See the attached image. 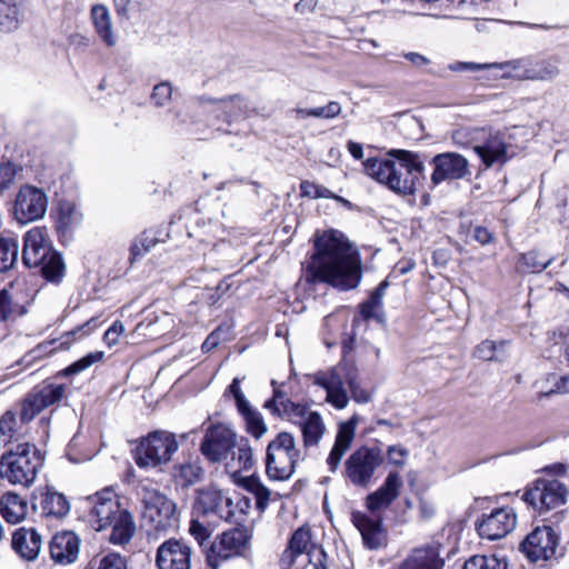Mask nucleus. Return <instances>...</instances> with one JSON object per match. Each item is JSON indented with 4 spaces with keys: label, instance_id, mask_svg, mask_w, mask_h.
Instances as JSON below:
<instances>
[{
    "label": "nucleus",
    "instance_id": "f257e3e1",
    "mask_svg": "<svg viewBox=\"0 0 569 569\" xmlns=\"http://www.w3.org/2000/svg\"><path fill=\"white\" fill-rule=\"evenodd\" d=\"M315 252L305 268L307 283H328L341 291L358 287L362 276L359 254L337 231H325L315 239Z\"/></svg>",
    "mask_w": 569,
    "mask_h": 569
},
{
    "label": "nucleus",
    "instance_id": "f03ea898",
    "mask_svg": "<svg viewBox=\"0 0 569 569\" xmlns=\"http://www.w3.org/2000/svg\"><path fill=\"white\" fill-rule=\"evenodd\" d=\"M366 173L395 193L412 196L425 179V163L416 152L392 149L387 157L363 161Z\"/></svg>",
    "mask_w": 569,
    "mask_h": 569
},
{
    "label": "nucleus",
    "instance_id": "7ed1b4c3",
    "mask_svg": "<svg viewBox=\"0 0 569 569\" xmlns=\"http://www.w3.org/2000/svg\"><path fill=\"white\" fill-rule=\"evenodd\" d=\"M22 261L28 268H39L50 281H59L64 273V263L59 252L52 249L44 228L34 227L23 237Z\"/></svg>",
    "mask_w": 569,
    "mask_h": 569
},
{
    "label": "nucleus",
    "instance_id": "20e7f679",
    "mask_svg": "<svg viewBox=\"0 0 569 569\" xmlns=\"http://www.w3.org/2000/svg\"><path fill=\"white\" fill-rule=\"evenodd\" d=\"M42 466V456L34 445L18 443L0 458V478L11 485L29 487Z\"/></svg>",
    "mask_w": 569,
    "mask_h": 569
},
{
    "label": "nucleus",
    "instance_id": "39448f33",
    "mask_svg": "<svg viewBox=\"0 0 569 569\" xmlns=\"http://www.w3.org/2000/svg\"><path fill=\"white\" fill-rule=\"evenodd\" d=\"M142 503V519L149 531L169 533L180 525L177 503L156 488L143 486L139 492Z\"/></svg>",
    "mask_w": 569,
    "mask_h": 569
},
{
    "label": "nucleus",
    "instance_id": "423d86ee",
    "mask_svg": "<svg viewBox=\"0 0 569 569\" xmlns=\"http://www.w3.org/2000/svg\"><path fill=\"white\" fill-rule=\"evenodd\" d=\"M383 461L381 449L362 446L347 458L342 476L349 485L368 489L376 481V472Z\"/></svg>",
    "mask_w": 569,
    "mask_h": 569
},
{
    "label": "nucleus",
    "instance_id": "0eeeda50",
    "mask_svg": "<svg viewBox=\"0 0 569 569\" xmlns=\"http://www.w3.org/2000/svg\"><path fill=\"white\" fill-rule=\"evenodd\" d=\"M178 448L174 433L157 430L140 440L133 459L139 468H158L169 463Z\"/></svg>",
    "mask_w": 569,
    "mask_h": 569
},
{
    "label": "nucleus",
    "instance_id": "6e6552de",
    "mask_svg": "<svg viewBox=\"0 0 569 569\" xmlns=\"http://www.w3.org/2000/svg\"><path fill=\"white\" fill-rule=\"evenodd\" d=\"M295 437L280 432L271 440L266 452V472L270 479L286 480L293 473L299 460Z\"/></svg>",
    "mask_w": 569,
    "mask_h": 569
},
{
    "label": "nucleus",
    "instance_id": "1a4fd4ad",
    "mask_svg": "<svg viewBox=\"0 0 569 569\" xmlns=\"http://www.w3.org/2000/svg\"><path fill=\"white\" fill-rule=\"evenodd\" d=\"M252 538L250 529L244 526L236 527L218 535L207 550V563L218 569L221 562L233 557L243 556L250 548Z\"/></svg>",
    "mask_w": 569,
    "mask_h": 569
},
{
    "label": "nucleus",
    "instance_id": "9d476101",
    "mask_svg": "<svg viewBox=\"0 0 569 569\" xmlns=\"http://www.w3.org/2000/svg\"><path fill=\"white\" fill-rule=\"evenodd\" d=\"M568 489L557 479L539 478L522 495V500L540 516L563 506Z\"/></svg>",
    "mask_w": 569,
    "mask_h": 569
},
{
    "label": "nucleus",
    "instance_id": "9b49d317",
    "mask_svg": "<svg viewBox=\"0 0 569 569\" xmlns=\"http://www.w3.org/2000/svg\"><path fill=\"white\" fill-rule=\"evenodd\" d=\"M281 406L284 419L300 427L305 446H317L326 431L320 413L312 411L306 405L293 402L290 399L281 401Z\"/></svg>",
    "mask_w": 569,
    "mask_h": 569
},
{
    "label": "nucleus",
    "instance_id": "f8f14e48",
    "mask_svg": "<svg viewBox=\"0 0 569 569\" xmlns=\"http://www.w3.org/2000/svg\"><path fill=\"white\" fill-rule=\"evenodd\" d=\"M197 102L211 119L227 124H231L239 119H246L250 113L247 99L240 94L220 99L201 96L197 98Z\"/></svg>",
    "mask_w": 569,
    "mask_h": 569
},
{
    "label": "nucleus",
    "instance_id": "ddd939ff",
    "mask_svg": "<svg viewBox=\"0 0 569 569\" xmlns=\"http://www.w3.org/2000/svg\"><path fill=\"white\" fill-rule=\"evenodd\" d=\"M47 193L34 186L20 187L12 208L14 219L20 224H27L44 217L48 209Z\"/></svg>",
    "mask_w": 569,
    "mask_h": 569
},
{
    "label": "nucleus",
    "instance_id": "4468645a",
    "mask_svg": "<svg viewBox=\"0 0 569 569\" xmlns=\"http://www.w3.org/2000/svg\"><path fill=\"white\" fill-rule=\"evenodd\" d=\"M237 439V433L227 425H210L200 443V451L210 462H221L228 459Z\"/></svg>",
    "mask_w": 569,
    "mask_h": 569
},
{
    "label": "nucleus",
    "instance_id": "2eb2a0df",
    "mask_svg": "<svg viewBox=\"0 0 569 569\" xmlns=\"http://www.w3.org/2000/svg\"><path fill=\"white\" fill-rule=\"evenodd\" d=\"M193 509L198 515L224 521H230L234 516L232 499L214 487L197 490Z\"/></svg>",
    "mask_w": 569,
    "mask_h": 569
},
{
    "label": "nucleus",
    "instance_id": "dca6fc26",
    "mask_svg": "<svg viewBox=\"0 0 569 569\" xmlns=\"http://www.w3.org/2000/svg\"><path fill=\"white\" fill-rule=\"evenodd\" d=\"M483 139L481 142L473 146V151L480 158L486 169L493 166L502 167L513 156L510 150L511 144L507 141V134L503 131L490 130L482 132Z\"/></svg>",
    "mask_w": 569,
    "mask_h": 569
},
{
    "label": "nucleus",
    "instance_id": "f3484780",
    "mask_svg": "<svg viewBox=\"0 0 569 569\" xmlns=\"http://www.w3.org/2000/svg\"><path fill=\"white\" fill-rule=\"evenodd\" d=\"M89 521L96 531H102L110 527L112 521L123 512L116 492L106 488L89 497Z\"/></svg>",
    "mask_w": 569,
    "mask_h": 569
},
{
    "label": "nucleus",
    "instance_id": "a211bd4d",
    "mask_svg": "<svg viewBox=\"0 0 569 569\" xmlns=\"http://www.w3.org/2000/svg\"><path fill=\"white\" fill-rule=\"evenodd\" d=\"M63 396V385L47 383L34 387L21 405L20 421L30 422L43 409L58 403Z\"/></svg>",
    "mask_w": 569,
    "mask_h": 569
},
{
    "label": "nucleus",
    "instance_id": "6ab92c4d",
    "mask_svg": "<svg viewBox=\"0 0 569 569\" xmlns=\"http://www.w3.org/2000/svg\"><path fill=\"white\" fill-rule=\"evenodd\" d=\"M559 537L549 526L537 527L520 545V550L526 557L536 562L548 560L556 555Z\"/></svg>",
    "mask_w": 569,
    "mask_h": 569
},
{
    "label": "nucleus",
    "instance_id": "aec40b11",
    "mask_svg": "<svg viewBox=\"0 0 569 569\" xmlns=\"http://www.w3.org/2000/svg\"><path fill=\"white\" fill-rule=\"evenodd\" d=\"M431 163L433 164L431 181L436 186L446 180H460L471 174L468 159L457 152L436 154Z\"/></svg>",
    "mask_w": 569,
    "mask_h": 569
},
{
    "label": "nucleus",
    "instance_id": "412c9836",
    "mask_svg": "<svg viewBox=\"0 0 569 569\" xmlns=\"http://www.w3.org/2000/svg\"><path fill=\"white\" fill-rule=\"evenodd\" d=\"M353 368L348 363H340L327 373L317 375L315 383L323 388L327 392L326 400L336 409H345L349 403V397L345 388L346 372Z\"/></svg>",
    "mask_w": 569,
    "mask_h": 569
},
{
    "label": "nucleus",
    "instance_id": "4be33fe9",
    "mask_svg": "<svg viewBox=\"0 0 569 569\" xmlns=\"http://www.w3.org/2000/svg\"><path fill=\"white\" fill-rule=\"evenodd\" d=\"M192 549L180 539L170 538L162 542L156 555L158 569H191Z\"/></svg>",
    "mask_w": 569,
    "mask_h": 569
},
{
    "label": "nucleus",
    "instance_id": "5701e85b",
    "mask_svg": "<svg viewBox=\"0 0 569 569\" xmlns=\"http://www.w3.org/2000/svg\"><path fill=\"white\" fill-rule=\"evenodd\" d=\"M517 525V516L512 508L503 507L492 510L477 522V531L481 538L498 540L511 532Z\"/></svg>",
    "mask_w": 569,
    "mask_h": 569
},
{
    "label": "nucleus",
    "instance_id": "b1692460",
    "mask_svg": "<svg viewBox=\"0 0 569 569\" xmlns=\"http://www.w3.org/2000/svg\"><path fill=\"white\" fill-rule=\"evenodd\" d=\"M80 538L73 531L57 532L49 542L50 557L56 563H73L80 553Z\"/></svg>",
    "mask_w": 569,
    "mask_h": 569
},
{
    "label": "nucleus",
    "instance_id": "393cba45",
    "mask_svg": "<svg viewBox=\"0 0 569 569\" xmlns=\"http://www.w3.org/2000/svg\"><path fill=\"white\" fill-rule=\"evenodd\" d=\"M358 417L355 415L348 421L341 422L338 427L336 440L327 458V465L331 472H336L340 466L341 459L351 448L356 436Z\"/></svg>",
    "mask_w": 569,
    "mask_h": 569
},
{
    "label": "nucleus",
    "instance_id": "a878e982",
    "mask_svg": "<svg viewBox=\"0 0 569 569\" xmlns=\"http://www.w3.org/2000/svg\"><path fill=\"white\" fill-rule=\"evenodd\" d=\"M11 545L21 559L33 561L42 549L43 540L34 528L21 527L13 532Z\"/></svg>",
    "mask_w": 569,
    "mask_h": 569
},
{
    "label": "nucleus",
    "instance_id": "bb28decb",
    "mask_svg": "<svg viewBox=\"0 0 569 569\" xmlns=\"http://www.w3.org/2000/svg\"><path fill=\"white\" fill-rule=\"evenodd\" d=\"M316 549H323L311 542V531L307 527L298 528L291 536L287 549L281 556V565L284 568H290L295 565L296 559L307 553L310 559V553Z\"/></svg>",
    "mask_w": 569,
    "mask_h": 569
},
{
    "label": "nucleus",
    "instance_id": "cd10ccee",
    "mask_svg": "<svg viewBox=\"0 0 569 569\" xmlns=\"http://www.w3.org/2000/svg\"><path fill=\"white\" fill-rule=\"evenodd\" d=\"M351 521L361 533L366 547L377 549L382 545L383 530L380 518H372L361 511H353Z\"/></svg>",
    "mask_w": 569,
    "mask_h": 569
},
{
    "label": "nucleus",
    "instance_id": "c85d7f7f",
    "mask_svg": "<svg viewBox=\"0 0 569 569\" xmlns=\"http://www.w3.org/2000/svg\"><path fill=\"white\" fill-rule=\"evenodd\" d=\"M443 565L439 548L426 546L412 550L400 565V569H442Z\"/></svg>",
    "mask_w": 569,
    "mask_h": 569
},
{
    "label": "nucleus",
    "instance_id": "c756f323",
    "mask_svg": "<svg viewBox=\"0 0 569 569\" xmlns=\"http://www.w3.org/2000/svg\"><path fill=\"white\" fill-rule=\"evenodd\" d=\"M109 542L114 546L128 545L136 535L137 526L131 512L123 510L110 525Z\"/></svg>",
    "mask_w": 569,
    "mask_h": 569
},
{
    "label": "nucleus",
    "instance_id": "7c9ffc66",
    "mask_svg": "<svg viewBox=\"0 0 569 569\" xmlns=\"http://www.w3.org/2000/svg\"><path fill=\"white\" fill-rule=\"evenodd\" d=\"M229 456L230 459L226 466L233 472L248 471L254 466L253 450L246 437L237 439V445Z\"/></svg>",
    "mask_w": 569,
    "mask_h": 569
},
{
    "label": "nucleus",
    "instance_id": "2f4dec72",
    "mask_svg": "<svg viewBox=\"0 0 569 569\" xmlns=\"http://www.w3.org/2000/svg\"><path fill=\"white\" fill-rule=\"evenodd\" d=\"M39 508L42 516L60 519L69 513L70 503L62 493L48 490L41 495Z\"/></svg>",
    "mask_w": 569,
    "mask_h": 569
},
{
    "label": "nucleus",
    "instance_id": "473e14b6",
    "mask_svg": "<svg viewBox=\"0 0 569 569\" xmlns=\"http://www.w3.org/2000/svg\"><path fill=\"white\" fill-rule=\"evenodd\" d=\"M28 503L19 495L8 492L0 500V511L2 517L11 523L22 521L27 516Z\"/></svg>",
    "mask_w": 569,
    "mask_h": 569
},
{
    "label": "nucleus",
    "instance_id": "72a5a7b5",
    "mask_svg": "<svg viewBox=\"0 0 569 569\" xmlns=\"http://www.w3.org/2000/svg\"><path fill=\"white\" fill-rule=\"evenodd\" d=\"M82 221V213L70 201H61L58 208L56 228L61 234H68Z\"/></svg>",
    "mask_w": 569,
    "mask_h": 569
},
{
    "label": "nucleus",
    "instance_id": "f704fd0d",
    "mask_svg": "<svg viewBox=\"0 0 569 569\" xmlns=\"http://www.w3.org/2000/svg\"><path fill=\"white\" fill-rule=\"evenodd\" d=\"M91 16L97 33L110 47L114 46L117 38L112 30L111 17L107 7L98 4L91 10Z\"/></svg>",
    "mask_w": 569,
    "mask_h": 569
},
{
    "label": "nucleus",
    "instance_id": "c9c22d12",
    "mask_svg": "<svg viewBox=\"0 0 569 569\" xmlns=\"http://www.w3.org/2000/svg\"><path fill=\"white\" fill-rule=\"evenodd\" d=\"M19 241L12 233L0 236V272H7L18 261Z\"/></svg>",
    "mask_w": 569,
    "mask_h": 569
},
{
    "label": "nucleus",
    "instance_id": "e433bc0d",
    "mask_svg": "<svg viewBox=\"0 0 569 569\" xmlns=\"http://www.w3.org/2000/svg\"><path fill=\"white\" fill-rule=\"evenodd\" d=\"M23 0H0V28L4 31L18 29Z\"/></svg>",
    "mask_w": 569,
    "mask_h": 569
},
{
    "label": "nucleus",
    "instance_id": "4c0bfd02",
    "mask_svg": "<svg viewBox=\"0 0 569 569\" xmlns=\"http://www.w3.org/2000/svg\"><path fill=\"white\" fill-rule=\"evenodd\" d=\"M238 411L244 420L246 431L256 440L261 439L267 433L268 427L260 411L254 409L251 405Z\"/></svg>",
    "mask_w": 569,
    "mask_h": 569
},
{
    "label": "nucleus",
    "instance_id": "58836bf2",
    "mask_svg": "<svg viewBox=\"0 0 569 569\" xmlns=\"http://www.w3.org/2000/svg\"><path fill=\"white\" fill-rule=\"evenodd\" d=\"M168 320L169 316L167 313H163L162 317L147 316L144 320L136 326L133 333L147 339H156L157 337L164 335L167 331L168 326H166L164 322Z\"/></svg>",
    "mask_w": 569,
    "mask_h": 569
},
{
    "label": "nucleus",
    "instance_id": "ea45409f",
    "mask_svg": "<svg viewBox=\"0 0 569 569\" xmlns=\"http://www.w3.org/2000/svg\"><path fill=\"white\" fill-rule=\"evenodd\" d=\"M161 232L157 230H146L137 237L130 248V260L134 261L147 254L157 243L163 241Z\"/></svg>",
    "mask_w": 569,
    "mask_h": 569
},
{
    "label": "nucleus",
    "instance_id": "a19ab883",
    "mask_svg": "<svg viewBox=\"0 0 569 569\" xmlns=\"http://www.w3.org/2000/svg\"><path fill=\"white\" fill-rule=\"evenodd\" d=\"M341 106L338 101H330L328 104L316 108H296L291 112L295 114L296 120H303L308 117H315L319 119H333L341 113Z\"/></svg>",
    "mask_w": 569,
    "mask_h": 569
},
{
    "label": "nucleus",
    "instance_id": "79ce46f5",
    "mask_svg": "<svg viewBox=\"0 0 569 569\" xmlns=\"http://www.w3.org/2000/svg\"><path fill=\"white\" fill-rule=\"evenodd\" d=\"M500 69H507L508 73L525 80H538L533 74H538V63L532 64L528 60L518 59L499 63Z\"/></svg>",
    "mask_w": 569,
    "mask_h": 569
},
{
    "label": "nucleus",
    "instance_id": "37998d69",
    "mask_svg": "<svg viewBox=\"0 0 569 569\" xmlns=\"http://www.w3.org/2000/svg\"><path fill=\"white\" fill-rule=\"evenodd\" d=\"M176 471V478L183 486H191L200 481L203 476V469L198 461H187L179 465Z\"/></svg>",
    "mask_w": 569,
    "mask_h": 569
},
{
    "label": "nucleus",
    "instance_id": "c03bdc74",
    "mask_svg": "<svg viewBox=\"0 0 569 569\" xmlns=\"http://www.w3.org/2000/svg\"><path fill=\"white\" fill-rule=\"evenodd\" d=\"M244 487L254 496L257 509L264 511L268 507L271 491L257 477L246 478Z\"/></svg>",
    "mask_w": 569,
    "mask_h": 569
},
{
    "label": "nucleus",
    "instance_id": "a18cd8bd",
    "mask_svg": "<svg viewBox=\"0 0 569 569\" xmlns=\"http://www.w3.org/2000/svg\"><path fill=\"white\" fill-rule=\"evenodd\" d=\"M519 262L523 271L537 273L543 271L551 263V259L539 251L531 250L523 253Z\"/></svg>",
    "mask_w": 569,
    "mask_h": 569
},
{
    "label": "nucleus",
    "instance_id": "49530a36",
    "mask_svg": "<svg viewBox=\"0 0 569 569\" xmlns=\"http://www.w3.org/2000/svg\"><path fill=\"white\" fill-rule=\"evenodd\" d=\"M24 313V308L13 302L7 290H0V321L13 320Z\"/></svg>",
    "mask_w": 569,
    "mask_h": 569
},
{
    "label": "nucleus",
    "instance_id": "de8ad7c7",
    "mask_svg": "<svg viewBox=\"0 0 569 569\" xmlns=\"http://www.w3.org/2000/svg\"><path fill=\"white\" fill-rule=\"evenodd\" d=\"M507 562L495 555H477L465 562L463 569H507Z\"/></svg>",
    "mask_w": 569,
    "mask_h": 569
},
{
    "label": "nucleus",
    "instance_id": "09e8293b",
    "mask_svg": "<svg viewBox=\"0 0 569 569\" xmlns=\"http://www.w3.org/2000/svg\"><path fill=\"white\" fill-rule=\"evenodd\" d=\"M91 569H128L127 559L117 552H108L90 561Z\"/></svg>",
    "mask_w": 569,
    "mask_h": 569
},
{
    "label": "nucleus",
    "instance_id": "8fccbe9b",
    "mask_svg": "<svg viewBox=\"0 0 569 569\" xmlns=\"http://www.w3.org/2000/svg\"><path fill=\"white\" fill-rule=\"evenodd\" d=\"M388 286L389 282L387 280L380 282L379 286L372 291L369 300L361 305V313L366 319L372 318L375 316L376 309L382 306V299Z\"/></svg>",
    "mask_w": 569,
    "mask_h": 569
},
{
    "label": "nucleus",
    "instance_id": "3c124183",
    "mask_svg": "<svg viewBox=\"0 0 569 569\" xmlns=\"http://www.w3.org/2000/svg\"><path fill=\"white\" fill-rule=\"evenodd\" d=\"M346 382L351 392L352 399L358 403H368L371 400V395L363 389L358 381L357 368H349L346 372Z\"/></svg>",
    "mask_w": 569,
    "mask_h": 569
},
{
    "label": "nucleus",
    "instance_id": "603ef678",
    "mask_svg": "<svg viewBox=\"0 0 569 569\" xmlns=\"http://www.w3.org/2000/svg\"><path fill=\"white\" fill-rule=\"evenodd\" d=\"M17 418L12 411H7L0 418V449L7 446L17 435Z\"/></svg>",
    "mask_w": 569,
    "mask_h": 569
},
{
    "label": "nucleus",
    "instance_id": "864d4df0",
    "mask_svg": "<svg viewBox=\"0 0 569 569\" xmlns=\"http://www.w3.org/2000/svg\"><path fill=\"white\" fill-rule=\"evenodd\" d=\"M102 358H103L102 351L90 352L87 356H84L83 358L77 360L76 362H73L72 365L67 367L62 372L64 376L80 373V372L84 371L86 369H88L89 367H91L92 365H94L96 362L100 361Z\"/></svg>",
    "mask_w": 569,
    "mask_h": 569
},
{
    "label": "nucleus",
    "instance_id": "5fc2aeb1",
    "mask_svg": "<svg viewBox=\"0 0 569 569\" xmlns=\"http://www.w3.org/2000/svg\"><path fill=\"white\" fill-rule=\"evenodd\" d=\"M301 196L309 197L313 199H331L333 198V193L331 190L323 186L316 184L310 181H302L300 183Z\"/></svg>",
    "mask_w": 569,
    "mask_h": 569
},
{
    "label": "nucleus",
    "instance_id": "6e6d98bb",
    "mask_svg": "<svg viewBox=\"0 0 569 569\" xmlns=\"http://www.w3.org/2000/svg\"><path fill=\"white\" fill-rule=\"evenodd\" d=\"M402 486L401 478L398 472H389L383 485L378 489L382 491V493L388 497L391 501H393L398 496L400 488Z\"/></svg>",
    "mask_w": 569,
    "mask_h": 569
},
{
    "label": "nucleus",
    "instance_id": "4d7b16f0",
    "mask_svg": "<svg viewBox=\"0 0 569 569\" xmlns=\"http://www.w3.org/2000/svg\"><path fill=\"white\" fill-rule=\"evenodd\" d=\"M172 96V87L169 82H160L154 86L151 94V100L157 107L166 106Z\"/></svg>",
    "mask_w": 569,
    "mask_h": 569
},
{
    "label": "nucleus",
    "instance_id": "13d9d810",
    "mask_svg": "<svg viewBox=\"0 0 569 569\" xmlns=\"http://www.w3.org/2000/svg\"><path fill=\"white\" fill-rule=\"evenodd\" d=\"M391 503L392 501L388 499V497H386L380 490H376L375 492L368 495L366 498V506L371 513H375L382 508H387Z\"/></svg>",
    "mask_w": 569,
    "mask_h": 569
},
{
    "label": "nucleus",
    "instance_id": "bf43d9fd",
    "mask_svg": "<svg viewBox=\"0 0 569 569\" xmlns=\"http://www.w3.org/2000/svg\"><path fill=\"white\" fill-rule=\"evenodd\" d=\"M496 349L497 346L493 341L485 340L476 347L473 356L485 361L496 360Z\"/></svg>",
    "mask_w": 569,
    "mask_h": 569
},
{
    "label": "nucleus",
    "instance_id": "052dcab7",
    "mask_svg": "<svg viewBox=\"0 0 569 569\" xmlns=\"http://www.w3.org/2000/svg\"><path fill=\"white\" fill-rule=\"evenodd\" d=\"M189 532L200 546H203L211 536L210 530L197 519L191 520Z\"/></svg>",
    "mask_w": 569,
    "mask_h": 569
},
{
    "label": "nucleus",
    "instance_id": "680f3d73",
    "mask_svg": "<svg viewBox=\"0 0 569 569\" xmlns=\"http://www.w3.org/2000/svg\"><path fill=\"white\" fill-rule=\"evenodd\" d=\"M408 455L409 451L405 447L399 445L390 446L387 449L389 462L398 467L405 466L406 458L408 457Z\"/></svg>",
    "mask_w": 569,
    "mask_h": 569
},
{
    "label": "nucleus",
    "instance_id": "e2e57ef3",
    "mask_svg": "<svg viewBox=\"0 0 569 569\" xmlns=\"http://www.w3.org/2000/svg\"><path fill=\"white\" fill-rule=\"evenodd\" d=\"M241 379L234 378L230 386L228 387L227 391L232 395V397L236 400L237 409L240 410L244 408L246 406L250 405V402L247 400L246 396L243 395L241 388H240Z\"/></svg>",
    "mask_w": 569,
    "mask_h": 569
},
{
    "label": "nucleus",
    "instance_id": "0e129e2a",
    "mask_svg": "<svg viewBox=\"0 0 569 569\" xmlns=\"http://www.w3.org/2000/svg\"><path fill=\"white\" fill-rule=\"evenodd\" d=\"M17 174L16 166L11 162H0V189L9 187Z\"/></svg>",
    "mask_w": 569,
    "mask_h": 569
},
{
    "label": "nucleus",
    "instance_id": "69168bd1",
    "mask_svg": "<svg viewBox=\"0 0 569 569\" xmlns=\"http://www.w3.org/2000/svg\"><path fill=\"white\" fill-rule=\"evenodd\" d=\"M487 68H499V63H492V64H480L476 62H455L449 66V69L455 72L459 71H471L476 72L481 69Z\"/></svg>",
    "mask_w": 569,
    "mask_h": 569
},
{
    "label": "nucleus",
    "instance_id": "338daca9",
    "mask_svg": "<svg viewBox=\"0 0 569 569\" xmlns=\"http://www.w3.org/2000/svg\"><path fill=\"white\" fill-rule=\"evenodd\" d=\"M124 328L121 321H114L111 327L104 332L103 341L112 347L118 342L120 335L123 332Z\"/></svg>",
    "mask_w": 569,
    "mask_h": 569
},
{
    "label": "nucleus",
    "instance_id": "774afa93",
    "mask_svg": "<svg viewBox=\"0 0 569 569\" xmlns=\"http://www.w3.org/2000/svg\"><path fill=\"white\" fill-rule=\"evenodd\" d=\"M559 74V69L557 66L552 63H538V74H533V77L538 78V80H552Z\"/></svg>",
    "mask_w": 569,
    "mask_h": 569
}]
</instances>
